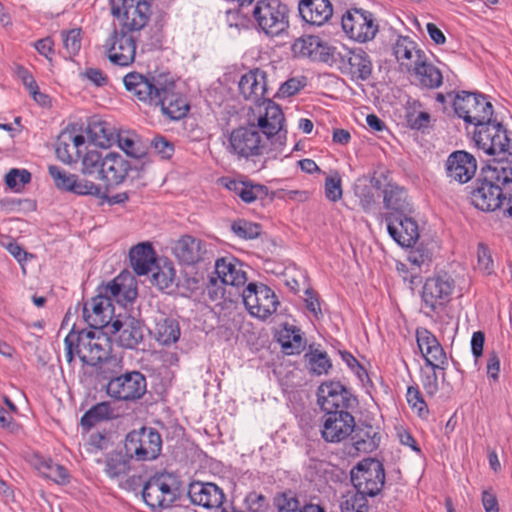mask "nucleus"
Instances as JSON below:
<instances>
[{"mask_svg":"<svg viewBox=\"0 0 512 512\" xmlns=\"http://www.w3.org/2000/svg\"><path fill=\"white\" fill-rule=\"evenodd\" d=\"M284 120L281 108L267 101L266 112L259 115L257 125L250 124L231 132L228 150L244 158L281 151L286 143Z\"/></svg>","mask_w":512,"mask_h":512,"instance_id":"1","label":"nucleus"},{"mask_svg":"<svg viewBox=\"0 0 512 512\" xmlns=\"http://www.w3.org/2000/svg\"><path fill=\"white\" fill-rule=\"evenodd\" d=\"M123 83L139 104L159 108L171 120H179L189 111L186 98L175 91L174 80L166 75L144 76L131 72L124 76Z\"/></svg>","mask_w":512,"mask_h":512,"instance_id":"2","label":"nucleus"},{"mask_svg":"<svg viewBox=\"0 0 512 512\" xmlns=\"http://www.w3.org/2000/svg\"><path fill=\"white\" fill-rule=\"evenodd\" d=\"M512 184V167L496 162L483 167L470 191L471 203L484 211H495L504 206L505 193Z\"/></svg>","mask_w":512,"mask_h":512,"instance_id":"3","label":"nucleus"},{"mask_svg":"<svg viewBox=\"0 0 512 512\" xmlns=\"http://www.w3.org/2000/svg\"><path fill=\"white\" fill-rule=\"evenodd\" d=\"M64 345L65 357L69 364L78 356L83 364L90 366L100 362H104V365H118L116 359L108 358L111 349L109 338L97 329L79 332L72 329L65 337Z\"/></svg>","mask_w":512,"mask_h":512,"instance_id":"4","label":"nucleus"},{"mask_svg":"<svg viewBox=\"0 0 512 512\" xmlns=\"http://www.w3.org/2000/svg\"><path fill=\"white\" fill-rule=\"evenodd\" d=\"M130 169V162L116 152L89 150L81 161V173L104 182L106 191L122 184Z\"/></svg>","mask_w":512,"mask_h":512,"instance_id":"5","label":"nucleus"},{"mask_svg":"<svg viewBox=\"0 0 512 512\" xmlns=\"http://www.w3.org/2000/svg\"><path fill=\"white\" fill-rule=\"evenodd\" d=\"M320 61L336 67L352 81H367L373 71L370 56L362 48H348L343 44L320 47Z\"/></svg>","mask_w":512,"mask_h":512,"instance_id":"6","label":"nucleus"},{"mask_svg":"<svg viewBox=\"0 0 512 512\" xmlns=\"http://www.w3.org/2000/svg\"><path fill=\"white\" fill-rule=\"evenodd\" d=\"M48 172L54 181L55 186L63 191L71 192L80 196H95L105 199L110 205L122 204L129 199L127 192L117 193L109 196L102 191V187L85 178H79L75 174L68 173L62 168L50 165Z\"/></svg>","mask_w":512,"mask_h":512,"instance_id":"7","label":"nucleus"},{"mask_svg":"<svg viewBox=\"0 0 512 512\" xmlns=\"http://www.w3.org/2000/svg\"><path fill=\"white\" fill-rule=\"evenodd\" d=\"M478 149L488 155L501 156V161L512 162V138L501 123L489 120L474 131Z\"/></svg>","mask_w":512,"mask_h":512,"instance_id":"8","label":"nucleus"},{"mask_svg":"<svg viewBox=\"0 0 512 512\" xmlns=\"http://www.w3.org/2000/svg\"><path fill=\"white\" fill-rule=\"evenodd\" d=\"M252 15L258 27L271 37L281 35L289 27V8L280 0H259Z\"/></svg>","mask_w":512,"mask_h":512,"instance_id":"9","label":"nucleus"},{"mask_svg":"<svg viewBox=\"0 0 512 512\" xmlns=\"http://www.w3.org/2000/svg\"><path fill=\"white\" fill-rule=\"evenodd\" d=\"M180 482L172 473H159L148 479L142 490L144 502L153 510L168 508L177 499Z\"/></svg>","mask_w":512,"mask_h":512,"instance_id":"10","label":"nucleus"},{"mask_svg":"<svg viewBox=\"0 0 512 512\" xmlns=\"http://www.w3.org/2000/svg\"><path fill=\"white\" fill-rule=\"evenodd\" d=\"M453 107L458 117L466 123L473 124L475 129L491 120L493 116L492 104L480 93H458L454 98Z\"/></svg>","mask_w":512,"mask_h":512,"instance_id":"11","label":"nucleus"},{"mask_svg":"<svg viewBox=\"0 0 512 512\" xmlns=\"http://www.w3.org/2000/svg\"><path fill=\"white\" fill-rule=\"evenodd\" d=\"M162 450L160 433L151 427H142L129 432L125 439L126 454L137 461H152Z\"/></svg>","mask_w":512,"mask_h":512,"instance_id":"12","label":"nucleus"},{"mask_svg":"<svg viewBox=\"0 0 512 512\" xmlns=\"http://www.w3.org/2000/svg\"><path fill=\"white\" fill-rule=\"evenodd\" d=\"M351 481L359 492L369 497L378 495L385 483L383 464L377 459H363L351 470Z\"/></svg>","mask_w":512,"mask_h":512,"instance_id":"13","label":"nucleus"},{"mask_svg":"<svg viewBox=\"0 0 512 512\" xmlns=\"http://www.w3.org/2000/svg\"><path fill=\"white\" fill-rule=\"evenodd\" d=\"M146 378L138 371L112 376L106 385L107 394L118 401H135L146 392Z\"/></svg>","mask_w":512,"mask_h":512,"instance_id":"14","label":"nucleus"},{"mask_svg":"<svg viewBox=\"0 0 512 512\" xmlns=\"http://www.w3.org/2000/svg\"><path fill=\"white\" fill-rule=\"evenodd\" d=\"M342 28L351 39L360 43L372 40L378 32L374 15L360 8L350 9L343 15Z\"/></svg>","mask_w":512,"mask_h":512,"instance_id":"15","label":"nucleus"},{"mask_svg":"<svg viewBox=\"0 0 512 512\" xmlns=\"http://www.w3.org/2000/svg\"><path fill=\"white\" fill-rule=\"evenodd\" d=\"M115 0L111 1V13L121 20L123 29L137 31L148 22L150 5L143 0Z\"/></svg>","mask_w":512,"mask_h":512,"instance_id":"16","label":"nucleus"},{"mask_svg":"<svg viewBox=\"0 0 512 512\" xmlns=\"http://www.w3.org/2000/svg\"><path fill=\"white\" fill-rule=\"evenodd\" d=\"M318 403L326 413L345 410L357 404L356 398L340 382H326L319 386Z\"/></svg>","mask_w":512,"mask_h":512,"instance_id":"17","label":"nucleus"},{"mask_svg":"<svg viewBox=\"0 0 512 512\" xmlns=\"http://www.w3.org/2000/svg\"><path fill=\"white\" fill-rule=\"evenodd\" d=\"M355 429V419L345 410L325 413L321 435L326 442L339 443L347 439Z\"/></svg>","mask_w":512,"mask_h":512,"instance_id":"18","label":"nucleus"},{"mask_svg":"<svg viewBox=\"0 0 512 512\" xmlns=\"http://www.w3.org/2000/svg\"><path fill=\"white\" fill-rule=\"evenodd\" d=\"M410 214L386 213L384 216L389 235L402 247H412L419 238L418 224Z\"/></svg>","mask_w":512,"mask_h":512,"instance_id":"19","label":"nucleus"},{"mask_svg":"<svg viewBox=\"0 0 512 512\" xmlns=\"http://www.w3.org/2000/svg\"><path fill=\"white\" fill-rule=\"evenodd\" d=\"M476 171L477 160L467 151H454L446 159L445 173L450 183L465 184L475 176Z\"/></svg>","mask_w":512,"mask_h":512,"instance_id":"20","label":"nucleus"},{"mask_svg":"<svg viewBox=\"0 0 512 512\" xmlns=\"http://www.w3.org/2000/svg\"><path fill=\"white\" fill-rule=\"evenodd\" d=\"M416 341L427 366L440 370L446 369L448 366L446 353L431 331L424 327L417 328Z\"/></svg>","mask_w":512,"mask_h":512,"instance_id":"21","label":"nucleus"},{"mask_svg":"<svg viewBox=\"0 0 512 512\" xmlns=\"http://www.w3.org/2000/svg\"><path fill=\"white\" fill-rule=\"evenodd\" d=\"M214 273L217 278L209 276L212 285H216L219 280L223 285L239 288L247 282V274L244 265L234 257H221L215 261Z\"/></svg>","mask_w":512,"mask_h":512,"instance_id":"22","label":"nucleus"},{"mask_svg":"<svg viewBox=\"0 0 512 512\" xmlns=\"http://www.w3.org/2000/svg\"><path fill=\"white\" fill-rule=\"evenodd\" d=\"M109 60L119 66L130 65L135 58L136 45L134 38L127 31L114 30L107 39Z\"/></svg>","mask_w":512,"mask_h":512,"instance_id":"23","label":"nucleus"},{"mask_svg":"<svg viewBox=\"0 0 512 512\" xmlns=\"http://www.w3.org/2000/svg\"><path fill=\"white\" fill-rule=\"evenodd\" d=\"M241 296L249 313L261 319L276 312L279 305L274 290H242Z\"/></svg>","mask_w":512,"mask_h":512,"instance_id":"24","label":"nucleus"},{"mask_svg":"<svg viewBox=\"0 0 512 512\" xmlns=\"http://www.w3.org/2000/svg\"><path fill=\"white\" fill-rule=\"evenodd\" d=\"M113 306L108 295L99 294L83 305V318L93 329L110 328Z\"/></svg>","mask_w":512,"mask_h":512,"instance_id":"25","label":"nucleus"},{"mask_svg":"<svg viewBox=\"0 0 512 512\" xmlns=\"http://www.w3.org/2000/svg\"><path fill=\"white\" fill-rule=\"evenodd\" d=\"M110 333L116 336L117 343L127 349H135L143 341V326L133 317L116 319L110 324Z\"/></svg>","mask_w":512,"mask_h":512,"instance_id":"26","label":"nucleus"},{"mask_svg":"<svg viewBox=\"0 0 512 512\" xmlns=\"http://www.w3.org/2000/svg\"><path fill=\"white\" fill-rule=\"evenodd\" d=\"M130 459L127 454L121 452H111L104 459V472L107 477L117 481L120 487L126 490H134L136 480H140V477L132 476L122 482L130 471Z\"/></svg>","mask_w":512,"mask_h":512,"instance_id":"27","label":"nucleus"},{"mask_svg":"<svg viewBox=\"0 0 512 512\" xmlns=\"http://www.w3.org/2000/svg\"><path fill=\"white\" fill-rule=\"evenodd\" d=\"M172 253L180 263L194 265L202 261L207 253L206 243L192 235H182L172 245Z\"/></svg>","mask_w":512,"mask_h":512,"instance_id":"28","label":"nucleus"},{"mask_svg":"<svg viewBox=\"0 0 512 512\" xmlns=\"http://www.w3.org/2000/svg\"><path fill=\"white\" fill-rule=\"evenodd\" d=\"M188 496L193 504L206 509H220L225 499L223 490L211 482H192Z\"/></svg>","mask_w":512,"mask_h":512,"instance_id":"29","label":"nucleus"},{"mask_svg":"<svg viewBox=\"0 0 512 512\" xmlns=\"http://www.w3.org/2000/svg\"><path fill=\"white\" fill-rule=\"evenodd\" d=\"M240 93L246 100H251L259 106H264L266 111V102L271 101L265 98L267 92L266 73L260 69L252 70L244 74L239 81Z\"/></svg>","mask_w":512,"mask_h":512,"instance_id":"30","label":"nucleus"},{"mask_svg":"<svg viewBox=\"0 0 512 512\" xmlns=\"http://www.w3.org/2000/svg\"><path fill=\"white\" fill-rule=\"evenodd\" d=\"M83 135L75 134L74 129H64L57 138L55 153L57 158L66 164L75 162L80 158V147L84 146Z\"/></svg>","mask_w":512,"mask_h":512,"instance_id":"31","label":"nucleus"},{"mask_svg":"<svg viewBox=\"0 0 512 512\" xmlns=\"http://www.w3.org/2000/svg\"><path fill=\"white\" fill-rule=\"evenodd\" d=\"M298 10L306 23L315 26L324 25L333 15V7L329 0H300Z\"/></svg>","mask_w":512,"mask_h":512,"instance_id":"32","label":"nucleus"},{"mask_svg":"<svg viewBox=\"0 0 512 512\" xmlns=\"http://www.w3.org/2000/svg\"><path fill=\"white\" fill-rule=\"evenodd\" d=\"M393 55L402 69L411 72L426 54L407 36H399L392 47Z\"/></svg>","mask_w":512,"mask_h":512,"instance_id":"33","label":"nucleus"},{"mask_svg":"<svg viewBox=\"0 0 512 512\" xmlns=\"http://www.w3.org/2000/svg\"><path fill=\"white\" fill-rule=\"evenodd\" d=\"M158 259L156 251L149 242L138 243L129 251V263L137 276L149 275Z\"/></svg>","mask_w":512,"mask_h":512,"instance_id":"34","label":"nucleus"},{"mask_svg":"<svg viewBox=\"0 0 512 512\" xmlns=\"http://www.w3.org/2000/svg\"><path fill=\"white\" fill-rule=\"evenodd\" d=\"M407 198V192L398 185L387 184L383 190V204L388 210L387 213H412V206Z\"/></svg>","mask_w":512,"mask_h":512,"instance_id":"35","label":"nucleus"},{"mask_svg":"<svg viewBox=\"0 0 512 512\" xmlns=\"http://www.w3.org/2000/svg\"><path fill=\"white\" fill-rule=\"evenodd\" d=\"M353 432L352 440L356 451L370 453L378 448L381 437L376 427L370 424L355 425Z\"/></svg>","mask_w":512,"mask_h":512,"instance_id":"36","label":"nucleus"},{"mask_svg":"<svg viewBox=\"0 0 512 512\" xmlns=\"http://www.w3.org/2000/svg\"><path fill=\"white\" fill-rule=\"evenodd\" d=\"M150 283L158 288H168L176 283V270L174 263L167 257H160L157 263L153 265V270L150 271Z\"/></svg>","mask_w":512,"mask_h":512,"instance_id":"37","label":"nucleus"},{"mask_svg":"<svg viewBox=\"0 0 512 512\" xmlns=\"http://www.w3.org/2000/svg\"><path fill=\"white\" fill-rule=\"evenodd\" d=\"M412 71L422 87L435 89L443 82L441 71L436 66L429 63L426 56L416 64Z\"/></svg>","mask_w":512,"mask_h":512,"instance_id":"38","label":"nucleus"},{"mask_svg":"<svg viewBox=\"0 0 512 512\" xmlns=\"http://www.w3.org/2000/svg\"><path fill=\"white\" fill-rule=\"evenodd\" d=\"M226 186L245 203H252L268 195L267 187L260 184L232 180Z\"/></svg>","mask_w":512,"mask_h":512,"instance_id":"39","label":"nucleus"},{"mask_svg":"<svg viewBox=\"0 0 512 512\" xmlns=\"http://www.w3.org/2000/svg\"><path fill=\"white\" fill-rule=\"evenodd\" d=\"M155 339L162 345L169 346L178 341L180 337V327L173 318H162L155 325Z\"/></svg>","mask_w":512,"mask_h":512,"instance_id":"40","label":"nucleus"},{"mask_svg":"<svg viewBox=\"0 0 512 512\" xmlns=\"http://www.w3.org/2000/svg\"><path fill=\"white\" fill-rule=\"evenodd\" d=\"M405 120L411 129L422 130L429 126L430 114L422 111L420 101L408 100L405 105Z\"/></svg>","mask_w":512,"mask_h":512,"instance_id":"41","label":"nucleus"},{"mask_svg":"<svg viewBox=\"0 0 512 512\" xmlns=\"http://www.w3.org/2000/svg\"><path fill=\"white\" fill-rule=\"evenodd\" d=\"M113 417V409L109 402H100L92 406L81 417L80 424L83 428L89 430L97 423L111 419Z\"/></svg>","mask_w":512,"mask_h":512,"instance_id":"42","label":"nucleus"},{"mask_svg":"<svg viewBox=\"0 0 512 512\" xmlns=\"http://www.w3.org/2000/svg\"><path fill=\"white\" fill-rule=\"evenodd\" d=\"M35 466L44 477L51 479L57 484L68 482L69 474L67 469L62 465L54 463L51 459H38Z\"/></svg>","mask_w":512,"mask_h":512,"instance_id":"43","label":"nucleus"},{"mask_svg":"<svg viewBox=\"0 0 512 512\" xmlns=\"http://www.w3.org/2000/svg\"><path fill=\"white\" fill-rule=\"evenodd\" d=\"M321 46H330L328 43L320 42L317 37H307V38H299L297 39L293 45L292 50L296 55L300 56H308L317 58L320 61V47Z\"/></svg>","mask_w":512,"mask_h":512,"instance_id":"44","label":"nucleus"},{"mask_svg":"<svg viewBox=\"0 0 512 512\" xmlns=\"http://www.w3.org/2000/svg\"><path fill=\"white\" fill-rule=\"evenodd\" d=\"M423 307L429 311L442 309L450 301V290H421Z\"/></svg>","mask_w":512,"mask_h":512,"instance_id":"45","label":"nucleus"},{"mask_svg":"<svg viewBox=\"0 0 512 512\" xmlns=\"http://www.w3.org/2000/svg\"><path fill=\"white\" fill-rule=\"evenodd\" d=\"M368 495L355 489L354 492L345 494L340 502L342 512H368Z\"/></svg>","mask_w":512,"mask_h":512,"instance_id":"46","label":"nucleus"},{"mask_svg":"<svg viewBox=\"0 0 512 512\" xmlns=\"http://www.w3.org/2000/svg\"><path fill=\"white\" fill-rule=\"evenodd\" d=\"M466 285H470V283L467 282L464 273L453 277L447 272H442L439 273L435 278L427 279L423 288H431L432 286H435V288H463Z\"/></svg>","mask_w":512,"mask_h":512,"instance_id":"47","label":"nucleus"},{"mask_svg":"<svg viewBox=\"0 0 512 512\" xmlns=\"http://www.w3.org/2000/svg\"><path fill=\"white\" fill-rule=\"evenodd\" d=\"M308 359L309 369L316 375L328 373L332 364L326 352L313 350L306 355Z\"/></svg>","mask_w":512,"mask_h":512,"instance_id":"48","label":"nucleus"},{"mask_svg":"<svg viewBox=\"0 0 512 512\" xmlns=\"http://www.w3.org/2000/svg\"><path fill=\"white\" fill-rule=\"evenodd\" d=\"M231 230L236 236L245 240L255 239L261 234L259 224L244 219L234 221L231 225Z\"/></svg>","mask_w":512,"mask_h":512,"instance_id":"49","label":"nucleus"},{"mask_svg":"<svg viewBox=\"0 0 512 512\" xmlns=\"http://www.w3.org/2000/svg\"><path fill=\"white\" fill-rule=\"evenodd\" d=\"M31 181V173L26 169L12 168L5 175V183L14 192H21L26 184Z\"/></svg>","mask_w":512,"mask_h":512,"instance_id":"50","label":"nucleus"},{"mask_svg":"<svg viewBox=\"0 0 512 512\" xmlns=\"http://www.w3.org/2000/svg\"><path fill=\"white\" fill-rule=\"evenodd\" d=\"M135 273L128 269L122 270L112 281L101 283L97 288H137Z\"/></svg>","mask_w":512,"mask_h":512,"instance_id":"51","label":"nucleus"},{"mask_svg":"<svg viewBox=\"0 0 512 512\" xmlns=\"http://www.w3.org/2000/svg\"><path fill=\"white\" fill-rule=\"evenodd\" d=\"M354 191L355 195L359 198L362 209L366 213L374 212L377 203L372 192V189L367 185H356Z\"/></svg>","mask_w":512,"mask_h":512,"instance_id":"52","label":"nucleus"},{"mask_svg":"<svg viewBox=\"0 0 512 512\" xmlns=\"http://www.w3.org/2000/svg\"><path fill=\"white\" fill-rule=\"evenodd\" d=\"M406 398L410 407L416 410L419 416L423 417L428 414L427 404L424 401L422 394L417 387H408Z\"/></svg>","mask_w":512,"mask_h":512,"instance_id":"53","label":"nucleus"},{"mask_svg":"<svg viewBox=\"0 0 512 512\" xmlns=\"http://www.w3.org/2000/svg\"><path fill=\"white\" fill-rule=\"evenodd\" d=\"M63 44L69 56L76 55L81 48V29L62 32Z\"/></svg>","mask_w":512,"mask_h":512,"instance_id":"54","label":"nucleus"},{"mask_svg":"<svg viewBox=\"0 0 512 512\" xmlns=\"http://www.w3.org/2000/svg\"><path fill=\"white\" fill-rule=\"evenodd\" d=\"M306 85L307 78L305 76L292 77L280 86L278 94L283 97H290L297 94Z\"/></svg>","mask_w":512,"mask_h":512,"instance_id":"55","label":"nucleus"},{"mask_svg":"<svg viewBox=\"0 0 512 512\" xmlns=\"http://www.w3.org/2000/svg\"><path fill=\"white\" fill-rule=\"evenodd\" d=\"M110 295L108 297L117 302L124 308L131 306L138 296V290H106Z\"/></svg>","mask_w":512,"mask_h":512,"instance_id":"56","label":"nucleus"},{"mask_svg":"<svg viewBox=\"0 0 512 512\" xmlns=\"http://www.w3.org/2000/svg\"><path fill=\"white\" fill-rule=\"evenodd\" d=\"M325 195L327 199L336 202L342 197L341 178L336 173L334 176L326 178L325 181Z\"/></svg>","mask_w":512,"mask_h":512,"instance_id":"57","label":"nucleus"},{"mask_svg":"<svg viewBox=\"0 0 512 512\" xmlns=\"http://www.w3.org/2000/svg\"><path fill=\"white\" fill-rule=\"evenodd\" d=\"M278 512H325L324 508L317 504H306L303 508L298 507V501L294 498L286 500L278 509Z\"/></svg>","mask_w":512,"mask_h":512,"instance_id":"58","label":"nucleus"},{"mask_svg":"<svg viewBox=\"0 0 512 512\" xmlns=\"http://www.w3.org/2000/svg\"><path fill=\"white\" fill-rule=\"evenodd\" d=\"M432 259V252L427 247L420 245L409 252L408 260L416 267L429 263Z\"/></svg>","mask_w":512,"mask_h":512,"instance_id":"59","label":"nucleus"},{"mask_svg":"<svg viewBox=\"0 0 512 512\" xmlns=\"http://www.w3.org/2000/svg\"><path fill=\"white\" fill-rule=\"evenodd\" d=\"M155 152L160 155L162 159H169L174 153V145L168 141L165 137L157 136L152 140L151 143Z\"/></svg>","mask_w":512,"mask_h":512,"instance_id":"60","label":"nucleus"},{"mask_svg":"<svg viewBox=\"0 0 512 512\" xmlns=\"http://www.w3.org/2000/svg\"><path fill=\"white\" fill-rule=\"evenodd\" d=\"M437 369L431 368V371L425 372L422 376V386L428 396H435L439 391Z\"/></svg>","mask_w":512,"mask_h":512,"instance_id":"61","label":"nucleus"},{"mask_svg":"<svg viewBox=\"0 0 512 512\" xmlns=\"http://www.w3.org/2000/svg\"><path fill=\"white\" fill-rule=\"evenodd\" d=\"M304 301L308 311H310L316 318L322 315L321 303L319 295L316 290H304Z\"/></svg>","mask_w":512,"mask_h":512,"instance_id":"62","label":"nucleus"},{"mask_svg":"<svg viewBox=\"0 0 512 512\" xmlns=\"http://www.w3.org/2000/svg\"><path fill=\"white\" fill-rule=\"evenodd\" d=\"M118 145L128 156L133 158H139L142 156L139 144L130 137L119 136Z\"/></svg>","mask_w":512,"mask_h":512,"instance_id":"63","label":"nucleus"},{"mask_svg":"<svg viewBox=\"0 0 512 512\" xmlns=\"http://www.w3.org/2000/svg\"><path fill=\"white\" fill-rule=\"evenodd\" d=\"M493 261L489 254L488 249L483 245L479 244L477 251V267L480 271L489 274L492 270Z\"/></svg>","mask_w":512,"mask_h":512,"instance_id":"64","label":"nucleus"}]
</instances>
